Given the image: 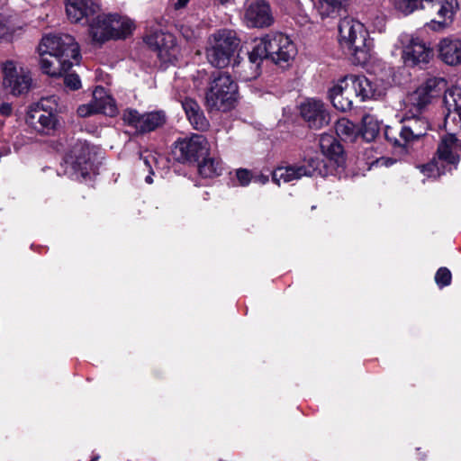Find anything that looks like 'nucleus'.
<instances>
[{"label": "nucleus", "mask_w": 461, "mask_h": 461, "mask_svg": "<svg viewBox=\"0 0 461 461\" xmlns=\"http://www.w3.org/2000/svg\"><path fill=\"white\" fill-rule=\"evenodd\" d=\"M40 65L50 77H61L80 59L79 47L69 34H48L39 44Z\"/></svg>", "instance_id": "1"}, {"label": "nucleus", "mask_w": 461, "mask_h": 461, "mask_svg": "<svg viewBox=\"0 0 461 461\" xmlns=\"http://www.w3.org/2000/svg\"><path fill=\"white\" fill-rule=\"evenodd\" d=\"M295 54L296 48L286 35L283 33L267 34L255 41L253 49L249 52V61L254 71L247 79L258 75L259 67L265 59H269L276 65L285 67Z\"/></svg>", "instance_id": "2"}, {"label": "nucleus", "mask_w": 461, "mask_h": 461, "mask_svg": "<svg viewBox=\"0 0 461 461\" xmlns=\"http://www.w3.org/2000/svg\"><path fill=\"white\" fill-rule=\"evenodd\" d=\"M382 95V91L365 76L348 75L329 91L333 106L342 112L353 107L354 99L364 102Z\"/></svg>", "instance_id": "3"}, {"label": "nucleus", "mask_w": 461, "mask_h": 461, "mask_svg": "<svg viewBox=\"0 0 461 461\" xmlns=\"http://www.w3.org/2000/svg\"><path fill=\"white\" fill-rule=\"evenodd\" d=\"M238 98V85L227 72H218L211 77L205 94V103L210 110L227 112Z\"/></svg>", "instance_id": "4"}, {"label": "nucleus", "mask_w": 461, "mask_h": 461, "mask_svg": "<svg viewBox=\"0 0 461 461\" xmlns=\"http://www.w3.org/2000/svg\"><path fill=\"white\" fill-rule=\"evenodd\" d=\"M339 41L348 54L355 57L357 62L367 59V32L358 21L345 18L339 24Z\"/></svg>", "instance_id": "5"}, {"label": "nucleus", "mask_w": 461, "mask_h": 461, "mask_svg": "<svg viewBox=\"0 0 461 461\" xmlns=\"http://www.w3.org/2000/svg\"><path fill=\"white\" fill-rule=\"evenodd\" d=\"M240 45L236 32L222 29L212 34L207 41L205 55L208 62L215 68L227 67Z\"/></svg>", "instance_id": "6"}, {"label": "nucleus", "mask_w": 461, "mask_h": 461, "mask_svg": "<svg viewBox=\"0 0 461 461\" xmlns=\"http://www.w3.org/2000/svg\"><path fill=\"white\" fill-rule=\"evenodd\" d=\"M3 87L14 95L27 93L32 83L30 71L12 59L2 63Z\"/></svg>", "instance_id": "7"}, {"label": "nucleus", "mask_w": 461, "mask_h": 461, "mask_svg": "<svg viewBox=\"0 0 461 461\" xmlns=\"http://www.w3.org/2000/svg\"><path fill=\"white\" fill-rule=\"evenodd\" d=\"M402 59L408 67L426 65L433 57L432 49L421 38L409 33L399 36Z\"/></svg>", "instance_id": "8"}, {"label": "nucleus", "mask_w": 461, "mask_h": 461, "mask_svg": "<svg viewBox=\"0 0 461 461\" xmlns=\"http://www.w3.org/2000/svg\"><path fill=\"white\" fill-rule=\"evenodd\" d=\"M326 164L319 158H311L307 165L278 167L273 171L272 180L276 185L290 183L302 176H326Z\"/></svg>", "instance_id": "9"}, {"label": "nucleus", "mask_w": 461, "mask_h": 461, "mask_svg": "<svg viewBox=\"0 0 461 461\" xmlns=\"http://www.w3.org/2000/svg\"><path fill=\"white\" fill-rule=\"evenodd\" d=\"M122 121L137 133L144 134L162 127L167 122V115L161 110L140 113L136 109L127 108L122 113Z\"/></svg>", "instance_id": "10"}, {"label": "nucleus", "mask_w": 461, "mask_h": 461, "mask_svg": "<svg viewBox=\"0 0 461 461\" xmlns=\"http://www.w3.org/2000/svg\"><path fill=\"white\" fill-rule=\"evenodd\" d=\"M145 42L157 52V56L161 62L174 64L178 59L180 51L172 33L155 31L146 36Z\"/></svg>", "instance_id": "11"}, {"label": "nucleus", "mask_w": 461, "mask_h": 461, "mask_svg": "<svg viewBox=\"0 0 461 461\" xmlns=\"http://www.w3.org/2000/svg\"><path fill=\"white\" fill-rule=\"evenodd\" d=\"M441 78H429L406 98L411 113H421L440 93Z\"/></svg>", "instance_id": "12"}, {"label": "nucleus", "mask_w": 461, "mask_h": 461, "mask_svg": "<svg viewBox=\"0 0 461 461\" xmlns=\"http://www.w3.org/2000/svg\"><path fill=\"white\" fill-rule=\"evenodd\" d=\"M243 21L248 27L264 28L274 22L269 5L264 0H254L245 5Z\"/></svg>", "instance_id": "13"}, {"label": "nucleus", "mask_w": 461, "mask_h": 461, "mask_svg": "<svg viewBox=\"0 0 461 461\" xmlns=\"http://www.w3.org/2000/svg\"><path fill=\"white\" fill-rule=\"evenodd\" d=\"M176 149L180 152L183 160L196 161L208 154L210 147L204 136L192 134L190 137L179 139Z\"/></svg>", "instance_id": "14"}, {"label": "nucleus", "mask_w": 461, "mask_h": 461, "mask_svg": "<svg viewBox=\"0 0 461 461\" xmlns=\"http://www.w3.org/2000/svg\"><path fill=\"white\" fill-rule=\"evenodd\" d=\"M301 115L311 129L320 130L330 122V115L321 100L309 99L302 104Z\"/></svg>", "instance_id": "15"}, {"label": "nucleus", "mask_w": 461, "mask_h": 461, "mask_svg": "<svg viewBox=\"0 0 461 461\" xmlns=\"http://www.w3.org/2000/svg\"><path fill=\"white\" fill-rule=\"evenodd\" d=\"M100 11V0H66L68 19L74 23H88Z\"/></svg>", "instance_id": "16"}, {"label": "nucleus", "mask_w": 461, "mask_h": 461, "mask_svg": "<svg viewBox=\"0 0 461 461\" xmlns=\"http://www.w3.org/2000/svg\"><path fill=\"white\" fill-rule=\"evenodd\" d=\"M444 104L447 110L445 115V128L447 131H461V90L454 89L446 92Z\"/></svg>", "instance_id": "17"}, {"label": "nucleus", "mask_w": 461, "mask_h": 461, "mask_svg": "<svg viewBox=\"0 0 461 461\" xmlns=\"http://www.w3.org/2000/svg\"><path fill=\"white\" fill-rule=\"evenodd\" d=\"M455 131V130L453 131ZM456 132H451L442 137L438 147V160L443 163L455 165L461 154V141L456 138Z\"/></svg>", "instance_id": "18"}, {"label": "nucleus", "mask_w": 461, "mask_h": 461, "mask_svg": "<svg viewBox=\"0 0 461 461\" xmlns=\"http://www.w3.org/2000/svg\"><path fill=\"white\" fill-rule=\"evenodd\" d=\"M26 122L38 132L50 134L58 124L55 113H46L41 109H31L28 113Z\"/></svg>", "instance_id": "19"}, {"label": "nucleus", "mask_w": 461, "mask_h": 461, "mask_svg": "<svg viewBox=\"0 0 461 461\" xmlns=\"http://www.w3.org/2000/svg\"><path fill=\"white\" fill-rule=\"evenodd\" d=\"M439 58L447 65L461 64V41L456 38H445L438 43Z\"/></svg>", "instance_id": "20"}, {"label": "nucleus", "mask_w": 461, "mask_h": 461, "mask_svg": "<svg viewBox=\"0 0 461 461\" xmlns=\"http://www.w3.org/2000/svg\"><path fill=\"white\" fill-rule=\"evenodd\" d=\"M428 129L427 120L413 114V117L406 119L404 124L401 127V137L410 143L424 136Z\"/></svg>", "instance_id": "21"}, {"label": "nucleus", "mask_w": 461, "mask_h": 461, "mask_svg": "<svg viewBox=\"0 0 461 461\" xmlns=\"http://www.w3.org/2000/svg\"><path fill=\"white\" fill-rule=\"evenodd\" d=\"M183 109L191 125L197 131H205L209 128V122L203 114L200 105L193 99L185 98L182 102Z\"/></svg>", "instance_id": "22"}, {"label": "nucleus", "mask_w": 461, "mask_h": 461, "mask_svg": "<svg viewBox=\"0 0 461 461\" xmlns=\"http://www.w3.org/2000/svg\"><path fill=\"white\" fill-rule=\"evenodd\" d=\"M89 23V33L94 41L104 42L111 40L113 34L111 33L109 25L108 14H97Z\"/></svg>", "instance_id": "23"}, {"label": "nucleus", "mask_w": 461, "mask_h": 461, "mask_svg": "<svg viewBox=\"0 0 461 461\" xmlns=\"http://www.w3.org/2000/svg\"><path fill=\"white\" fill-rule=\"evenodd\" d=\"M438 5L437 11L435 12L439 20L434 22L439 28H445L449 26L453 21L456 11L458 10L457 0H439L436 3Z\"/></svg>", "instance_id": "24"}, {"label": "nucleus", "mask_w": 461, "mask_h": 461, "mask_svg": "<svg viewBox=\"0 0 461 461\" xmlns=\"http://www.w3.org/2000/svg\"><path fill=\"white\" fill-rule=\"evenodd\" d=\"M73 156L69 158V163L73 169L80 174L82 177L89 175V158L88 148L85 145H79L73 149Z\"/></svg>", "instance_id": "25"}, {"label": "nucleus", "mask_w": 461, "mask_h": 461, "mask_svg": "<svg viewBox=\"0 0 461 461\" xmlns=\"http://www.w3.org/2000/svg\"><path fill=\"white\" fill-rule=\"evenodd\" d=\"M93 104L96 113L113 116L116 113V106L113 98L108 95L103 87H96L93 93Z\"/></svg>", "instance_id": "26"}, {"label": "nucleus", "mask_w": 461, "mask_h": 461, "mask_svg": "<svg viewBox=\"0 0 461 461\" xmlns=\"http://www.w3.org/2000/svg\"><path fill=\"white\" fill-rule=\"evenodd\" d=\"M109 15V25L113 37L111 39H122L126 38L131 33L134 27L132 21L129 18L122 17L117 14Z\"/></svg>", "instance_id": "27"}, {"label": "nucleus", "mask_w": 461, "mask_h": 461, "mask_svg": "<svg viewBox=\"0 0 461 461\" xmlns=\"http://www.w3.org/2000/svg\"><path fill=\"white\" fill-rule=\"evenodd\" d=\"M362 136L367 141L374 140L380 131L379 122L372 115L366 114L362 119Z\"/></svg>", "instance_id": "28"}, {"label": "nucleus", "mask_w": 461, "mask_h": 461, "mask_svg": "<svg viewBox=\"0 0 461 461\" xmlns=\"http://www.w3.org/2000/svg\"><path fill=\"white\" fill-rule=\"evenodd\" d=\"M320 147L324 155L330 157L329 162H331L333 157L342 152L341 146L328 134H322L320 138Z\"/></svg>", "instance_id": "29"}, {"label": "nucleus", "mask_w": 461, "mask_h": 461, "mask_svg": "<svg viewBox=\"0 0 461 461\" xmlns=\"http://www.w3.org/2000/svg\"><path fill=\"white\" fill-rule=\"evenodd\" d=\"M11 18L4 10L0 11V41H10L13 39L15 25Z\"/></svg>", "instance_id": "30"}, {"label": "nucleus", "mask_w": 461, "mask_h": 461, "mask_svg": "<svg viewBox=\"0 0 461 461\" xmlns=\"http://www.w3.org/2000/svg\"><path fill=\"white\" fill-rule=\"evenodd\" d=\"M199 174L203 177H214L221 173V162L215 158H204L198 167Z\"/></svg>", "instance_id": "31"}, {"label": "nucleus", "mask_w": 461, "mask_h": 461, "mask_svg": "<svg viewBox=\"0 0 461 461\" xmlns=\"http://www.w3.org/2000/svg\"><path fill=\"white\" fill-rule=\"evenodd\" d=\"M344 0H318L317 9L321 17H330L341 9Z\"/></svg>", "instance_id": "32"}, {"label": "nucleus", "mask_w": 461, "mask_h": 461, "mask_svg": "<svg viewBox=\"0 0 461 461\" xmlns=\"http://www.w3.org/2000/svg\"><path fill=\"white\" fill-rule=\"evenodd\" d=\"M337 135L343 140H351L356 136V125L346 118L339 119L335 126Z\"/></svg>", "instance_id": "33"}, {"label": "nucleus", "mask_w": 461, "mask_h": 461, "mask_svg": "<svg viewBox=\"0 0 461 461\" xmlns=\"http://www.w3.org/2000/svg\"><path fill=\"white\" fill-rule=\"evenodd\" d=\"M140 159L143 161V164L146 166L147 169L149 172V175H148L145 177V181L148 184H152L153 179L151 177V175H153L154 170L158 168L159 159H162V157L160 155L146 151L140 155Z\"/></svg>", "instance_id": "34"}, {"label": "nucleus", "mask_w": 461, "mask_h": 461, "mask_svg": "<svg viewBox=\"0 0 461 461\" xmlns=\"http://www.w3.org/2000/svg\"><path fill=\"white\" fill-rule=\"evenodd\" d=\"M58 98L55 95L41 98L36 104L31 107V109H41L46 113H55L58 111Z\"/></svg>", "instance_id": "35"}, {"label": "nucleus", "mask_w": 461, "mask_h": 461, "mask_svg": "<svg viewBox=\"0 0 461 461\" xmlns=\"http://www.w3.org/2000/svg\"><path fill=\"white\" fill-rule=\"evenodd\" d=\"M384 137L394 146L403 147L408 144V141L401 137V129L388 126L384 130Z\"/></svg>", "instance_id": "36"}, {"label": "nucleus", "mask_w": 461, "mask_h": 461, "mask_svg": "<svg viewBox=\"0 0 461 461\" xmlns=\"http://www.w3.org/2000/svg\"><path fill=\"white\" fill-rule=\"evenodd\" d=\"M393 5L397 10L405 15L420 8V2L416 0H393Z\"/></svg>", "instance_id": "37"}, {"label": "nucleus", "mask_w": 461, "mask_h": 461, "mask_svg": "<svg viewBox=\"0 0 461 461\" xmlns=\"http://www.w3.org/2000/svg\"><path fill=\"white\" fill-rule=\"evenodd\" d=\"M419 168L420 172L428 177H438L442 174L438 162L435 159L426 165L420 166Z\"/></svg>", "instance_id": "38"}, {"label": "nucleus", "mask_w": 461, "mask_h": 461, "mask_svg": "<svg viewBox=\"0 0 461 461\" xmlns=\"http://www.w3.org/2000/svg\"><path fill=\"white\" fill-rule=\"evenodd\" d=\"M451 279V272L447 267L438 268L435 275V282L439 288L449 285Z\"/></svg>", "instance_id": "39"}, {"label": "nucleus", "mask_w": 461, "mask_h": 461, "mask_svg": "<svg viewBox=\"0 0 461 461\" xmlns=\"http://www.w3.org/2000/svg\"><path fill=\"white\" fill-rule=\"evenodd\" d=\"M64 84L72 90H77L81 87V82L77 74L66 75L64 77Z\"/></svg>", "instance_id": "40"}, {"label": "nucleus", "mask_w": 461, "mask_h": 461, "mask_svg": "<svg viewBox=\"0 0 461 461\" xmlns=\"http://www.w3.org/2000/svg\"><path fill=\"white\" fill-rule=\"evenodd\" d=\"M236 176H237V179H238L240 185L242 186L248 185L252 179V175H251L250 171H249L248 169H244V168L238 169L236 171Z\"/></svg>", "instance_id": "41"}, {"label": "nucleus", "mask_w": 461, "mask_h": 461, "mask_svg": "<svg viewBox=\"0 0 461 461\" xmlns=\"http://www.w3.org/2000/svg\"><path fill=\"white\" fill-rule=\"evenodd\" d=\"M96 113L95 109V104L91 101L88 104H82L77 108V114L81 117L90 116Z\"/></svg>", "instance_id": "42"}, {"label": "nucleus", "mask_w": 461, "mask_h": 461, "mask_svg": "<svg viewBox=\"0 0 461 461\" xmlns=\"http://www.w3.org/2000/svg\"><path fill=\"white\" fill-rule=\"evenodd\" d=\"M437 2H439V0H420V8L433 14L438 8Z\"/></svg>", "instance_id": "43"}, {"label": "nucleus", "mask_w": 461, "mask_h": 461, "mask_svg": "<svg viewBox=\"0 0 461 461\" xmlns=\"http://www.w3.org/2000/svg\"><path fill=\"white\" fill-rule=\"evenodd\" d=\"M180 32L183 37L188 41H194L198 36L195 31L190 29L188 26L185 25L181 26Z\"/></svg>", "instance_id": "44"}, {"label": "nucleus", "mask_w": 461, "mask_h": 461, "mask_svg": "<svg viewBox=\"0 0 461 461\" xmlns=\"http://www.w3.org/2000/svg\"><path fill=\"white\" fill-rule=\"evenodd\" d=\"M12 113V106L9 104H2L0 105V114L9 116Z\"/></svg>", "instance_id": "45"}, {"label": "nucleus", "mask_w": 461, "mask_h": 461, "mask_svg": "<svg viewBox=\"0 0 461 461\" xmlns=\"http://www.w3.org/2000/svg\"><path fill=\"white\" fill-rule=\"evenodd\" d=\"M188 2H189V0H177L175 3V8L176 9L183 8L187 5Z\"/></svg>", "instance_id": "46"}, {"label": "nucleus", "mask_w": 461, "mask_h": 461, "mask_svg": "<svg viewBox=\"0 0 461 461\" xmlns=\"http://www.w3.org/2000/svg\"><path fill=\"white\" fill-rule=\"evenodd\" d=\"M255 180L260 182L261 184H266L268 181V176L261 175L257 176Z\"/></svg>", "instance_id": "47"}, {"label": "nucleus", "mask_w": 461, "mask_h": 461, "mask_svg": "<svg viewBox=\"0 0 461 461\" xmlns=\"http://www.w3.org/2000/svg\"><path fill=\"white\" fill-rule=\"evenodd\" d=\"M221 4H225L228 0H217Z\"/></svg>", "instance_id": "48"}, {"label": "nucleus", "mask_w": 461, "mask_h": 461, "mask_svg": "<svg viewBox=\"0 0 461 461\" xmlns=\"http://www.w3.org/2000/svg\"><path fill=\"white\" fill-rule=\"evenodd\" d=\"M383 161H386V160H385V159L377 160V163H381V164H383Z\"/></svg>", "instance_id": "49"}, {"label": "nucleus", "mask_w": 461, "mask_h": 461, "mask_svg": "<svg viewBox=\"0 0 461 461\" xmlns=\"http://www.w3.org/2000/svg\"><path fill=\"white\" fill-rule=\"evenodd\" d=\"M91 461H97V457L93 458Z\"/></svg>", "instance_id": "50"}]
</instances>
